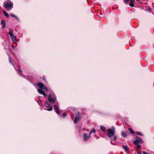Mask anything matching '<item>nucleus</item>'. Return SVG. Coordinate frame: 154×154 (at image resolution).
<instances>
[{"instance_id": "1", "label": "nucleus", "mask_w": 154, "mask_h": 154, "mask_svg": "<svg viewBox=\"0 0 154 154\" xmlns=\"http://www.w3.org/2000/svg\"><path fill=\"white\" fill-rule=\"evenodd\" d=\"M48 101L49 102L54 104L56 100V97L54 93L49 94L48 97Z\"/></svg>"}, {"instance_id": "2", "label": "nucleus", "mask_w": 154, "mask_h": 154, "mask_svg": "<svg viewBox=\"0 0 154 154\" xmlns=\"http://www.w3.org/2000/svg\"><path fill=\"white\" fill-rule=\"evenodd\" d=\"M115 128L114 127H112L111 128H109L107 131V136L109 138H111L114 134Z\"/></svg>"}, {"instance_id": "3", "label": "nucleus", "mask_w": 154, "mask_h": 154, "mask_svg": "<svg viewBox=\"0 0 154 154\" xmlns=\"http://www.w3.org/2000/svg\"><path fill=\"white\" fill-rule=\"evenodd\" d=\"M43 107L44 108V109L45 110L48 111H51L52 110V107L48 102L47 101H46Z\"/></svg>"}, {"instance_id": "4", "label": "nucleus", "mask_w": 154, "mask_h": 154, "mask_svg": "<svg viewBox=\"0 0 154 154\" xmlns=\"http://www.w3.org/2000/svg\"><path fill=\"white\" fill-rule=\"evenodd\" d=\"M13 2H11L10 3L5 2L4 5L6 9H9V10H10L13 8Z\"/></svg>"}, {"instance_id": "5", "label": "nucleus", "mask_w": 154, "mask_h": 154, "mask_svg": "<svg viewBox=\"0 0 154 154\" xmlns=\"http://www.w3.org/2000/svg\"><path fill=\"white\" fill-rule=\"evenodd\" d=\"M9 34L11 37L12 41L14 42H16V36L14 35L12 32L11 31L9 32Z\"/></svg>"}, {"instance_id": "6", "label": "nucleus", "mask_w": 154, "mask_h": 154, "mask_svg": "<svg viewBox=\"0 0 154 154\" xmlns=\"http://www.w3.org/2000/svg\"><path fill=\"white\" fill-rule=\"evenodd\" d=\"M91 137L89 134L88 135L87 134H84L83 135V139L84 141H86L88 140Z\"/></svg>"}, {"instance_id": "7", "label": "nucleus", "mask_w": 154, "mask_h": 154, "mask_svg": "<svg viewBox=\"0 0 154 154\" xmlns=\"http://www.w3.org/2000/svg\"><path fill=\"white\" fill-rule=\"evenodd\" d=\"M130 1V3L129 4V5L131 7H133L134 6V2H135L134 0H125V2L127 3L128 1Z\"/></svg>"}, {"instance_id": "8", "label": "nucleus", "mask_w": 154, "mask_h": 154, "mask_svg": "<svg viewBox=\"0 0 154 154\" xmlns=\"http://www.w3.org/2000/svg\"><path fill=\"white\" fill-rule=\"evenodd\" d=\"M54 109L56 113L58 115L60 113V112L59 110V107L57 106L54 105Z\"/></svg>"}, {"instance_id": "9", "label": "nucleus", "mask_w": 154, "mask_h": 154, "mask_svg": "<svg viewBox=\"0 0 154 154\" xmlns=\"http://www.w3.org/2000/svg\"><path fill=\"white\" fill-rule=\"evenodd\" d=\"M38 87L41 89H44V85L42 83L40 82L38 83Z\"/></svg>"}, {"instance_id": "10", "label": "nucleus", "mask_w": 154, "mask_h": 154, "mask_svg": "<svg viewBox=\"0 0 154 154\" xmlns=\"http://www.w3.org/2000/svg\"><path fill=\"white\" fill-rule=\"evenodd\" d=\"M80 120V118L79 116H76L74 120V123H76Z\"/></svg>"}, {"instance_id": "11", "label": "nucleus", "mask_w": 154, "mask_h": 154, "mask_svg": "<svg viewBox=\"0 0 154 154\" xmlns=\"http://www.w3.org/2000/svg\"><path fill=\"white\" fill-rule=\"evenodd\" d=\"M121 135L124 138H126L127 136L126 133L125 131H122L121 133Z\"/></svg>"}, {"instance_id": "12", "label": "nucleus", "mask_w": 154, "mask_h": 154, "mask_svg": "<svg viewBox=\"0 0 154 154\" xmlns=\"http://www.w3.org/2000/svg\"><path fill=\"white\" fill-rule=\"evenodd\" d=\"M1 24L2 25V27L5 28V22L4 20H2L1 21Z\"/></svg>"}, {"instance_id": "13", "label": "nucleus", "mask_w": 154, "mask_h": 154, "mask_svg": "<svg viewBox=\"0 0 154 154\" xmlns=\"http://www.w3.org/2000/svg\"><path fill=\"white\" fill-rule=\"evenodd\" d=\"M10 15L11 16V17H12L15 18L17 20H19V18L17 16L14 15L13 14H10Z\"/></svg>"}, {"instance_id": "14", "label": "nucleus", "mask_w": 154, "mask_h": 154, "mask_svg": "<svg viewBox=\"0 0 154 154\" xmlns=\"http://www.w3.org/2000/svg\"><path fill=\"white\" fill-rule=\"evenodd\" d=\"M38 92V93L42 94H45V92L42 90H40V89H38L37 90Z\"/></svg>"}, {"instance_id": "15", "label": "nucleus", "mask_w": 154, "mask_h": 154, "mask_svg": "<svg viewBox=\"0 0 154 154\" xmlns=\"http://www.w3.org/2000/svg\"><path fill=\"white\" fill-rule=\"evenodd\" d=\"M137 141L139 143H142V142L143 141V140L141 139V138L140 137H137Z\"/></svg>"}, {"instance_id": "16", "label": "nucleus", "mask_w": 154, "mask_h": 154, "mask_svg": "<svg viewBox=\"0 0 154 154\" xmlns=\"http://www.w3.org/2000/svg\"><path fill=\"white\" fill-rule=\"evenodd\" d=\"M3 13L4 15L7 18H8L9 17V15L5 11H3Z\"/></svg>"}, {"instance_id": "17", "label": "nucleus", "mask_w": 154, "mask_h": 154, "mask_svg": "<svg viewBox=\"0 0 154 154\" xmlns=\"http://www.w3.org/2000/svg\"><path fill=\"white\" fill-rule=\"evenodd\" d=\"M100 129L103 131L105 132L106 131V129L104 127L102 126H100Z\"/></svg>"}, {"instance_id": "18", "label": "nucleus", "mask_w": 154, "mask_h": 154, "mask_svg": "<svg viewBox=\"0 0 154 154\" xmlns=\"http://www.w3.org/2000/svg\"><path fill=\"white\" fill-rule=\"evenodd\" d=\"M122 147L126 151H128V147L127 146L123 145Z\"/></svg>"}, {"instance_id": "19", "label": "nucleus", "mask_w": 154, "mask_h": 154, "mask_svg": "<svg viewBox=\"0 0 154 154\" xmlns=\"http://www.w3.org/2000/svg\"><path fill=\"white\" fill-rule=\"evenodd\" d=\"M96 132V131H95V129L94 128V129H92L90 132L89 134V135H91V134L92 133H95Z\"/></svg>"}, {"instance_id": "20", "label": "nucleus", "mask_w": 154, "mask_h": 154, "mask_svg": "<svg viewBox=\"0 0 154 154\" xmlns=\"http://www.w3.org/2000/svg\"><path fill=\"white\" fill-rule=\"evenodd\" d=\"M128 130L132 134H134V131L131 128H129L128 129Z\"/></svg>"}, {"instance_id": "21", "label": "nucleus", "mask_w": 154, "mask_h": 154, "mask_svg": "<svg viewBox=\"0 0 154 154\" xmlns=\"http://www.w3.org/2000/svg\"><path fill=\"white\" fill-rule=\"evenodd\" d=\"M133 143L134 144L137 145L139 143L137 141V140H136L134 141Z\"/></svg>"}, {"instance_id": "22", "label": "nucleus", "mask_w": 154, "mask_h": 154, "mask_svg": "<svg viewBox=\"0 0 154 154\" xmlns=\"http://www.w3.org/2000/svg\"><path fill=\"white\" fill-rule=\"evenodd\" d=\"M113 137V140L114 141H116L117 138V136L116 135H114V134L113 135V136H112Z\"/></svg>"}, {"instance_id": "23", "label": "nucleus", "mask_w": 154, "mask_h": 154, "mask_svg": "<svg viewBox=\"0 0 154 154\" xmlns=\"http://www.w3.org/2000/svg\"><path fill=\"white\" fill-rule=\"evenodd\" d=\"M9 62H10V63L11 64L13 65L14 67L15 68V66H14V65L13 64V63H12V61H11V58L10 57H9Z\"/></svg>"}, {"instance_id": "24", "label": "nucleus", "mask_w": 154, "mask_h": 154, "mask_svg": "<svg viewBox=\"0 0 154 154\" xmlns=\"http://www.w3.org/2000/svg\"><path fill=\"white\" fill-rule=\"evenodd\" d=\"M136 134H137L141 136H143V135L140 132H137Z\"/></svg>"}, {"instance_id": "25", "label": "nucleus", "mask_w": 154, "mask_h": 154, "mask_svg": "<svg viewBox=\"0 0 154 154\" xmlns=\"http://www.w3.org/2000/svg\"><path fill=\"white\" fill-rule=\"evenodd\" d=\"M18 73L20 75H23H23H22L21 74V73H22V71L21 70H19L18 71Z\"/></svg>"}, {"instance_id": "26", "label": "nucleus", "mask_w": 154, "mask_h": 154, "mask_svg": "<svg viewBox=\"0 0 154 154\" xmlns=\"http://www.w3.org/2000/svg\"><path fill=\"white\" fill-rule=\"evenodd\" d=\"M137 147L138 148H140L141 147V145L140 144L137 145Z\"/></svg>"}, {"instance_id": "27", "label": "nucleus", "mask_w": 154, "mask_h": 154, "mask_svg": "<svg viewBox=\"0 0 154 154\" xmlns=\"http://www.w3.org/2000/svg\"><path fill=\"white\" fill-rule=\"evenodd\" d=\"M44 89L46 91H48V89L47 87H44Z\"/></svg>"}, {"instance_id": "28", "label": "nucleus", "mask_w": 154, "mask_h": 154, "mask_svg": "<svg viewBox=\"0 0 154 154\" xmlns=\"http://www.w3.org/2000/svg\"><path fill=\"white\" fill-rule=\"evenodd\" d=\"M43 95H44V97H46L47 96V94H46L45 92V94H43Z\"/></svg>"}, {"instance_id": "29", "label": "nucleus", "mask_w": 154, "mask_h": 154, "mask_svg": "<svg viewBox=\"0 0 154 154\" xmlns=\"http://www.w3.org/2000/svg\"><path fill=\"white\" fill-rule=\"evenodd\" d=\"M143 154H149L147 152H146L145 151H143Z\"/></svg>"}, {"instance_id": "30", "label": "nucleus", "mask_w": 154, "mask_h": 154, "mask_svg": "<svg viewBox=\"0 0 154 154\" xmlns=\"http://www.w3.org/2000/svg\"><path fill=\"white\" fill-rule=\"evenodd\" d=\"M66 115V114L65 113H63L62 115V116L63 117H65Z\"/></svg>"}, {"instance_id": "31", "label": "nucleus", "mask_w": 154, "mask_h": 154, "mask_svg": "<svg viewBox=\"0 0 154 154\" xmlns=\"http://www.w3.org/2000/svg\"><path fill=\"white\" fill-rule=\"evenodd\" d=\"M12 47L14 49H16L14 45H12Z\"/></svg>"}, {"instance_id": "32", "label": "nucleus", "mask_w": 154, "mask_h": 154, "mask_svg": "<svg viewBox=\"0 0 154 154\" xmlns=\"http://www.w3.org/2000/svg\"><path fill=\"white\" fill-rule=\"evenodd\" d=\"M13 55H14V56L15 57V58H16V56L15 54H14V53H13Z\"/></svg>"}, {"instance_id": "33", "label": "nucleus", "mask_w": 154, "mask_h": 154, "mask_svg": "<svg viewBox=\"0 0 154 154\" xmlns=\"http://www.w3.org/2000/svg\"><path fill=\"white\" fill-rule=\"evenodd\" d=\"M110 143H111V144H113V145H114V144L112 143V140H111L110 141Z\"/></svg>"}, {"instance_id": "34", "label": "nucleus", "mask_w": 154, "mask_h": 154, "mask_svg": "<svg viewBox=\"0 0 154 154\" xmlns=\"http://www.w3.org/2000/svg\"><path fill=\"white\" fill-rule=\"evenodd\" d=\"M137 153H138V154H142V153L140 152H138Z\"/></svg>"}]
</instances>
